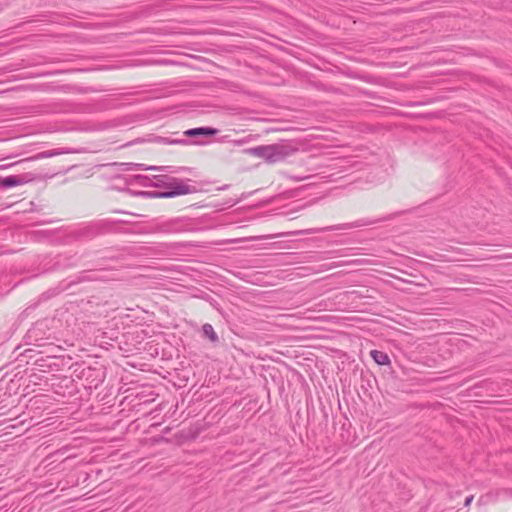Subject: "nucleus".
I'll return each mask as SVG.
<instances>
[{"instance_id":"obj_1","label":"nucleus","mask_w":512,"mask_h":512,"mask_svg":"<svg viewBox=\"0 0 512 512\" xmlns=\"http://www.w3.org/2000/svg\"><path fill=\"white\" fill-rule=\"evenodd\" d=\"M129 185H140L143 187H163L162 192L157 191H131L134 196L142 198H173L180 195L190 194L196 191V188L187 181L180 180L168 174L154 175L152 177L142 174H132L126 178Z\"/></svg>"},{"instance_id":"obj_2","label":"nucleus","mask_w":512,"mask_h":512,"mask_svg":"<svg viewBox=\"0 0 512 512\" xmlns=\"http://www.w3.org/2000/svg\"><path fill=\"white\" fill-rule=\"evenodd\" d=\"M249 153L255 157L264 159L267 163L273 164L285 160L291 156L296 149L287 144L260 145L250 148Z\"/></svg>"},{"instance_id":"obj_3","label":"nucleus","mask_w":512,"mask_h":512,"mask_svg":"<svg viewBox=\"0 0 512 512\" xmlns=\"http://www.w3.org/2000/svg\"><path fill=\"white\" fill-rule=\"evenodd\" d=\"M187 230V224L180 218L156 222L151 227L152 233L175 234Z\"/></svg>"},{"instance_id":"obj_4","label":"nucleus","mask_w":512,"mask_h":512,"mask_svg":"<svg viewBox=\"0 0 512 512\" xmlns=\"http://www.w3.org/2000/svg\"><path fill=\"white\" fill-rule=\"evenodd\" d=\"M357 297H359V293L356 290L344 291L335 294L332 298L320 301L317 304V307L319 308V310H334L338 309L337 304L346 302L350 299H355Z\"/></svg>"},{"instance_id":"obj_5","label":"nucleus","mask_w":512,"mask_h":512,"mask_svg":"<svg viewBox=\"0 0 512 512\" xmlns=\"http://www.w3.org/2000/svg\"><path fill=\"white\" fill-rule=\"evenodd\" d=\"M373 223L374 222H372V221L358 220L353 223H345L342 225H335V226H330V227H326V228H313V229H307V230H302V231H296V232H293L292 234L308 235V234L319 233L322 231L348 230V229H352V228H356V227L371 225Z\"/></svg>"},{"instance_id":"obj_6","label":"nucleus","mask_w":512,"mask_h":512,"mask_svg":"<svg viewBox=\"0 0 512 512\" xmlns=\"http://www.w3.org/2000/svg\"><path fill=\"white\" fill-rule=\"evenodd\" d=\"M35 179L32 173H24L19 175H9L6 177H0V189L1 188H12L31 182Z\"/></svg>"},{"instance_id":"obj_7","label":"nucleus","mask_w":512,"mask_h":512,"mask_svg":"<svg viewBox=\"0 0 512 512\" xmlns=\"http://www.w3.org/2000/svg\"><path fill=\"white\" fill-rule=\"evenodd\" d=\"M218 132V129L212 127H197L186 130L184 134L188 137H210L216 135Z\"/></svg>"},{"instance_id":"obj_8","label":"nucleus","mask_w":512,"mask_h":512,"mask_svg":"<svg viewBox=\"0 0 512 512\" xmlns=\"http://www.w3.org/2000/svg\"><path fill=\"white\" fill-rule=\"evenodd\" d=\"M74 152H75V150L70 149V148L52 149V150L39 152L35 156L27 158L26 160L27 161L38 160V159L50 158V157H54V156H58V155H62V154H70V153H74Z\"/></svg>"},{"instance_id":"obj_9","label":"nucleus","mask_w":512,"mask_h":512,"mask_svg":"<svg viewBox=\"0 0 512 512\" xmlns=\"http://www.w3.org/2000/svg\"><path fill=\"white\" fill-rule=\"evenodd\" d=\"M121 223H125L123 220H115V219H103L98 221L95 224V227L99 232H112L116 231L117 226Z\"/></svg>"},{"instance_id":"obj_10","label":"nucleus","mask_w":512,"mask_h":512,"mask_svg":"<svg viewBox=\"0 0 512 512\" xmlns=\"http://www.w3.org/2000/svg\"><path fill=\"white\" fill-rule=\"evenodd\" d=\"M370 355L373 358V360L377 364H379V365H388V364H390L389 356L385 352H383V351L372 350L370 352Z\"/></svg>"},{"instance_id":"obj_11","label":"nucleus","mask_w":512,"mask_h":512,"mask_svg":"<svg viewBox=\"0 0 512 512\" xmlns=\"http://www.w3.org/2000/svg\"><path fill=\"white\" fill-rule=\"evenodd\" d=\"M202 332L207 338H209V340L211 342H213V343L218 342V340H219L218 335L216 334V332L211 324H208V323L204 324L202 326Z\"/></svg>"},{"instance_id":"obj_12","label":"nucleus","mask_w":512,"mask_h":512,"mask_svg":"<svg viewBox=\"0 0 512 512\" xmlns=\"http://www.w3.org/2000/svg\"><path fill=\"white\" fill-rule=\"evenodd\" d=\"M146 169L157 170V171L166 172V173H180L182 171H187V168H185V167L175 168L172 166H160V167L150 166V167H147Z\"/></svg>"},{"instance_id":"obj_13","label":"nucleus","mask_w":512,"mask_h":512,"mask_svg":"<svg viewBox=\"0 0 512 512\" xmlns=\"http://www.w3.org/2000/svg\"><path fill=\"white\" fill-rule=\"evenodd\" d=\"M473 497L470 496V497H467L466 500H465V505H469L470 502L472 501Z\"/></svg>"},{"instance_id":"obj_14","label":"nucleus","mask_w":512,"mask_h":512,"mask_svg":"<svg viewBox=\"0 0 512 512\" xmlns=\"http://www.w3.org/2000/svg\"><path fill=\"white\" fill-rule=\"evenodd\" d=\"M193 143L194 144H201L202 145V144H205L206 142L200 141V140H195Z\"/></svg>"},{"instance_id":"obj_15","label":"nucleus","mask_w":512,"mask_h":512,"mask_svg":"<svg viewBox=\"0 0 512 512\" xmlns=\"http://www.w3.org/2000/svg\"><path fill=\"white\" fill-rule=\"evenodd\" d=\"M133 167H141L142 165H139V164H131Z\"/></svg>"}]
</instances>
